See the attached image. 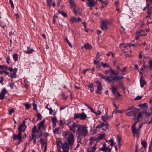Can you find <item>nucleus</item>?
<instances>
[{"label": "nucleus", "instance_id": "1", "mask_svg": "<svg viewBox=\"0 0 152 152\" xmlns=\"http://www.w3.org/2000/svg\"><path fill=\"white\" fill-rule=\"evenodd\" d=\"M65 124L68 126L69 129L73 133H75L77 131V134H81L83 137H85L87 135L88 130L85 125L76 124L72 121Z\"/></svg>", "mask_w": 152, "mask_h": 152}, {"label": "nucleus", "instance_id": "2", "mask_svg": "<svg viewBox=\"0 0 152 152\" xmlns=\"http://www.w3.org/2000/svg\"><path fill=\"white\" fill-rule=\"evenodd\" d=\"M103 79H105L109 83H113V80L115 81L122 80L124 77H101Z\"/></svg>", "mask_w": 152, "mask_h": 152}, {"label": "nucleus", "instance_id": "3", "mask_svg": "<svg viewBox=\"0 0 152 152\" xmlns=\"http://www.w3.org/2000/svg\"><path fill=\"white\" fill-rule=\"evenodd\" d=\"M32 132V134L35 135V136L38 138L40 137L42 135L41 129H38L37 130V126L36 125H34L33 128Z\"/></svg>", "mask_w": 152, "mask_h": 152}, {"label": "nucleus", "instance_id": "4", "mask_svg": "<svg viewBox=\"0 0 152 152\" xmlns=\"http://www.w3.org/2000/svg\"><path fill=\"white\" fill-rule=\"evenodd\" d=\"M3 67L5 69L8 70L10 72L11 75L10 76H16V73L18 71V69L16 68L13 69L10 67L8 66L7 65L5 66H1L0 68L2 69Z\"/></svg>", "mask_w": 152, "mask_h": 152}, {"label": "nucleus", "instance_id": "5", "mask_svg": "<svg viewBox=\"0 0 152 152\" xmlns=\"http://www.w3.org/2000/svg\"><path fill=\"white\" fill-rule=\"evenodd\" d=\"M110 22L109 20H102L101 23V27L102 30L106 31L109 28Z\"/></svg>", "mask_w": 152, "mask_h": 152}, {"label": "nucleus", "instance_id": "6", "mask_svg": "<svg viewBox=\"0 0 152 152\" xmlns=\"http://www.w3.org/2000/svg\"><path fill=\"white\" fill-rule=\"evenodd\" d=\"M87 117V115L84 112L80 113H75L74 115V119L80 118L81 120H85Z\"/></svg>", "mask_w": 152, "mask_h": 152}, {"label": "nucleus", "instance_id": "7", "mask_svg": "<svg viewBox=\"0 0 152 152\" xmlns=\"http://www.w3.org/2000/svg\"><path fill=\"white\" fill-rule=\"evenodd\" d=\"M140 109L138 108H135L132 111H130L126 113V115L129 117L131 116H134V118H136V115L137 112H139Z\"/></svg>", "mask_w": 152, "mask_h": 152}, {"label": "nucleus", "instance_id": "8", "mask_svg": "<svg viewBox=\"0 0 152 152\" xmlns=\"http://www.w3.org/2000/svg\"><path fill=\"white\" fill-rule=\"evenodd\" d=\"M70 134H69V137L67 139L68 142L67 143L69 145L71 146H72L73 145L75 140L73 133L71 132H70Z\"/></svg>", "mask_w": 152, "mask_h": 152}, {"label": "nucleus", "instance_id": "9", "mask_svg": "<svg viewBox=\"0 0 152 152\" xmlns=\"http://www.w3.org/2000/svg\"><path fill=\"white\" fill-rule=\"evenodd\" d=\"M148 60V63L149 66H146L145 64H144L142 66L141 68V70L142 71H144L147 69V68L150 67V69L152 70V59L151 58L149 57L147 58Z\"/></svg>", "mask_w": 152, "mask_h": 152}, {"label": "nucleus", "instance_id": "10", "mask_svg": "<svg viewBox=\"0 0 152 152\" xmlns=\"http://www.w3.org/2000/svg\"><path fill=\"white\" fill-rule=\"evenodd\" d=\"M61 148L63 149L62 152H69V145L67 142H65L64 143H62L61 144Z\"/></svg>", "mask_w": 152, "mask_h": 152}, {"label": "nucleus", "instance_id": "11", "mask_svg": "<svg viewBox=\"0 0 152 152\" xmlns=\"http://www.w3.org/2000/svg\"><path fill=\"white\" fill-rule=\"evenodd\" d=\"M45 121V119H44L38 124V129H39L42 128L44 131H45L46 130V126L44 125Z\"/></svg>", "mask_w": 152, "mask_h": 152}, {"label": "nucleus", "instance_id": "12", "mask_svg": "<svg viewBox=\"0 0 152 152\" xmlns=\"http://www.w3.org/2000/svg\"><path fill=\"white\" fill-rule=\"evenodd\" d=\"M8 93V91L6 88H3L0 93V99L3 100L5 98V94Z\"/></svg>", "mask_w": 152, "mask_h": 152}, {"label": "nucleus", "instance_id": "13", "mask_svg": "<svg viewBox=\"0 0 152 152\" xmlns=\"http://www.w3.org/2000/svg\"><path fill=\"white\" fill-rule=\"evenodd\" d=\"M96 83L98 85L97 87V91L96 93L101 94L102 93L101 91L102 90V87L101 86V83L98 81H96Z\"/></svg>", "mask_w": 152, "mask_h": 152}, {"label": "nucleus", "instance_id": "14", "mask_svg": "<svg viewBox=\"0 0 152 152\" xmlns=\"http://www.w3.org/2000/svg\"><path fill=\"white\" fill-rule=\"evenodd\" d=\"M26 127V126H24L21 124L19 125L18 128V132L21 133L22 132H24Z\"/></svg>", "mask_w": 152, "mask_h": 152}, {"label": "nucleus", "instance_id": "15", "mask_svg": "<svg viewBox=\"0 0 152 152\" xmlns=\"http://www.w3.org/2000/svg\"><path fill=\"white\" fill-rule=\"evenodd\" d=\"M48 139L41 138L40 140V142L42 145V147H43L44 145L46 146L48 145Z\"/></svg>", "mask_w": 152, "mask_h": 152}, {"label": "nucleus", "instance_id": "16", "mask_svg": "<svg viewBox=\"0 0 152 152\" xmlns=\"http://www.w3.org/2000/svg\"><path fill=\"white\" fill-rule=\"evenodd\" d=\"M32 137L31 138L30 137H29V142L28 143V145L29 146L30 145V142H31L32 140H33V143L34 144H35L36 143V139H38V137H37L36 136H35V135H32Z\"/></svg>", "mask_w": 152, "mask_h": 152}, {"label": "nucleus", "instance_id": "17", "mask_svg": "<svg viewBox=\"0 0 152 152\" xmlns=\"http://www.w3.org/2000/svg\"><path fill=\"white\" fill-rule=\"evenodd\" d=\"M12 137L14 140H16L22 139L21 133L19 132H18V134H14L12 135Z\"/></svg>", "mask_w": 152, "mask_h": 152}, {"label": "nucleus", "instance_id": "18", "mask_svg": "<svg viewBox=\"0 0 152 152\" xmlns=\"http://www.w3.org/2000/svg\"><path fill=\"white\" fill-rule=\"evenodd\" d=\"M143 77H141L140 79V87L142 88H143L145 85L147 84V83Z\"/></svg>", "mask_w": 152, "mask_h": 152}, {"label": "nucleus", "instance_id": "19", "mask_svg": "<svg viewBox=\"0 0 152 152\" xmlns=\"http://www.w3.org/2000/svg\"><path fill=\"white\" fill-rule=\"evenodd\" d=\"M87 1L86 3L88 4V7L95 6L96 3V1H94V0H87Z\"/></svg>", "mask_w": 152, "mask_h": 152}, {"label": "nucleus", "instance_id": "20", "mask_svg": "<svg viewBox=\"0 0 152 152\" xmlns=\"http://www.w3.org/2000/svg\"><path fill=\"white\" fill-rule=\"evenodd\" d=\"M147 8L148 9V11L147 12L148 14L149 15H150L152 12V7L149 3L147 4Z\"/></svg>", "mask_w": 152, "mask_h": 152}, {"label": "nucleus", "instance_id": "21", "mask_svg": "<svg viewBox=\"0 0 152 152\" xmlns=\"http://www.w3.org/2000/svg\"><path fill=\"white\" fill-rule=\"evenodd\" d=\"M88 89L90 90V91L91 92H93L94 90V83H89L88 84Z\"/></svg>", "mask_w": 152, "mask_h": 152}, {"label": "nucleus", "instance_id": "22", "mask_svg": "<svg viewBox=\"0 0 152 152\" xmlns=\"http://www.w3.org/2000/svg\"><path fill=\"white\" fill-rule=\"evenodd\" d=\"M110 73L112 75H116L118 74V70L115 71L112 69L111 67L110 69Z\"/></svg>", "mask_w": 152, "mask_h": 152}, {"label": "nucleus", "instance_id": "23", "mask_svg": "<svg viewBox=\"0 0 152 152\" xmlns=\"http://www.w3.org/2000/svg\"><path fill=\"white\" fill-rule=\"evenodd\" d=\"M133 133L135 134H136L139 135L140 134V130L136 128V127L132 128Z\"/></svg>", "mask_w": 152, "mask_h": 152}, {"label": "nucleus", "instance_id": "24", "mask_svg": "<svg viewBox=\"0 0 152 152\" xmlns=\"http://www.w3.org/2000/svg\"><path fill=\"white\" fill-rule=\"evenodd\" d=\"M1 70H0V75H3V74L4 73L5 74V75H9V72H7L6 71L7 69H3Z\"/></svg>", "mask_w": 152, "mask_h": 152}, {"label": "nucleus", "instance_id": "25", "mask_svg": "<svg viewBox=\"0 0 152 152\" xmlns=\"http://www.w3.org/2000/svg\"><path fill=\"white\" fill-rule=\"evenodd\" d=\"M74 1L75 0H69V1L70 6L71 8H75L76 7V5Z\"/></svg>", "mask_w": 152, "mask_h": 152}, {"label": "nucleus", "instance_id": "26", "mask_svg": "<svg viewBox=\"0 0 152 152\" xmlns=\"http://www.w3.org/2000/svg\"><path fill=\"white\" fill-rule=\"evenodd\" d=\"M138 106L141 108H145L146 109H147L148 107L147 104L146 103L144 104H139Z\"/></svg>", "mask_w": 152, "mask_h": 152}, {"label": "nucleus", "instance_id": "27", "mask_svg": "<svg viewBox=\"0 0 152 152\" xmlns=\"http://www.w3.org/2000/svg\"><path fill=\"white\" fill-rule=\"evenodd\" d=\"M84 48L87 50H91L92 49V47L90 44L86 43L85 45Z\"/></svg>", "mask_w": 152, "mask_h": 152}, {"label": "nucleus", "instance_id": "28", "mask_svg": "<svg viewBox=\"0 0 152 152\" xmlns=\"http://www.w3.org/2000/svg\"><path fill=\"white\" fill-rule=\"evenodd\" d=\"M109 118V116L106 115H103L101 117V118L102 119V120L106 122H107V121L108 120Z\"/></svg>", "mask_w": 152, "mask_h": 152}, {"label": "nucleus", "instance_id": "29", "mask_svg": "<svg viewBox=\"0 0 152 152\" xmlns=\"http://www.w3.org/2000/svg\"><path fill=\"white\" fill-rule=\"evenodd\" d=\"M58 12L59 14H61L65 18H66L68 16L67 14L65 12H64L62 11H61L60 10H58Z\"/></svg>", "mask_w": 152, "mask_h": 152}, {"label": "nucleus", "instance_id": "30", "mask_svg": "<svg viewBox=\"0 0 152 152\" xmlns=\"http://www.w3.org/2000/svg\"><path fill=\"white\" fill-rule=\"evenodd\" d=\"M105 136V133L102 134H99L97 140H102Z\"/></svg>", "mask_w": 152, "mask_h": 152}, {"label": "nucleus", "instance_id": "31", "mask_svg": "<svg viewBox=\"0 0 152 152\" xmlns=\"http://www.w3.org/2000/svg\"><path fill=\"white\" fill-rule=\"evenodd\" d=\"M34 50L33 49H30V48L28 47L27 50L25 51V52L28 54L32 53V52Z\"/></svg>", "mask_w": 152, "mask_h": 152}, {"label": "nucleus", "instance_id": "32", "mask_svg": "<svg viewBox=\"0 0 152 152\" xmlns=\"http://www.w3.org/2000/svg\"><path fill=\"white\" fill-rule=\"evenodd\" d=\"M101 64H102V65L103 66V68H110L111 67L108 64H106L103 63V62H102L101 63Z\"/></svg>", "mask_w": 152, "mask_h": 152}, {"label": "nucleus", "instance_id": "33", "mask_svg": "<svg viewBox=\"0 0 152 152\" xmlns=\"http://www.w3.org/2000/svg\"><path fill=\"white\" fill-rule=\"evenodd\" d=\"M112 91L113 94L115 95L117 93V91L118 90L117 88H115L113 86H112Z\"/></svg>", "mask_w": 152, "mask_h": 152}, {"label": "nucleus", "instance_id": "34", "mask_svg": "<svg viewBox=\"0 0 152 152\" xmlns=\"http://www.w3.org/2000/svg\"><path fill=\"white\" fill-rule=\"evenodd\" d=\"M69 132L68 131H63L62 132V135L63 136L64 138H66L67 135H69Z\"/></svg>", "mask_w": 152, "mask_h": 152}, {"label": "nucleus", "instance_id": "35", "mask_svg": "<svg viewBox=\"0 0 152 152\" xmlns=\"http://www.w3.org/2000/svg\"><path fill=\"white\" fill-rule=\"evenodd\" d=\"M117 141L118 142V144L119 146V148H120L121 146V138L120 136H119V135H118L117 137Z\"/></svg>", "mask_w": 152, "mask_h": 152}, {"label": "nucleus", "instance_id": "36", "mask_svg": "<svg viewBox=\"0 0 152 152\" xmlns=\"http://www.w3.org/2000/svg\"><path fill=\"white\" fill-rule=\"evenodd\" d=\"M49 104H48L46 106H45V108L47 109L48 110H49V114L50 115H51L52 114V112L53 111V110H52L51 108H49L48 107V106Z\"/></svg>", "mask_w": 152, "mask_h": 152}, {"label": "nucleus", "instance_id": "37", "mask_svg": "<svg viewBox=\"0 0 152 152\" xmlns=\"http://www.w3.org/2000/svg\"><path fill=\"white\" fill-rule=\"evenodd\" d=\"M13 58L15 61H17L18 59V56L17 53L14 54L13 56Z\"/></svg>", "mask_w": 152, "mask_h": 152}, {"label": "nucleus", "instance_id": "38", "mask_svg": "<svg viewBox=\"0 0 152 152\" xmlns=\"http://www.w3.org/2000/svg\"><path fill=\"white\" fill-rule=\"evenodd\" d=\"M36 116L37 118V121L38 120H41L42 119V116L40 113H37L36 114Z\"/></svg>", "mask_w": 152, "mask_h": 152}, {"label": "nucleus", "instance_id": "39", "mask_svg": "<svg viewBox=\"0 0 152 152\" xmlns=\"http://www.w3.org/2000/svg\"><path fill=\"white\" fill-rule=\"evenodd\" d=\"M70 20L71 23H73L76 22L77 19L76 18L73 17L70 19Z\"/></svg>", "mask_w": 152, "mask_h": 152}, {"label": "nucleus", "instance_id": "40", "mask_svg": "<svg viewBox=\"0 0 152 152\" xmlns=\"http://www.w3.org/2000/svg\"><path fill=\"white\" fill-rule=\"evenodd\" d=\"M141 144L144 148H146L147 147V143L145 141H142Z\"/></svg>", "mask_w": 152, "mask_h": 152}, {"label": "nucleus", "instance_id": "41", "mask_svg": "<svg viewBox=\"0 0 152 152\" xmlns=\"http://www.w3.org/2000/svg\"><path fill=\"white\" fill-rule=\"evenodd\" d=\"M52 1V0H47L46 1L47 5L49 7H51Z\"/></svg>", "mask_w": 152, "mask_h": 152}, {"label": "nucleus", "instance_id": "42", "mask_svg": "<svg viewBox=\"0 0 152 152\" xmlns=\"http://www.w3.org/2000/svg\"><path fill=\"white\" fill-rule=\"evenodd\" d=\"M33 106L34 109L37 112L38 111L37 110V106L36 104L34 102L33 103Z\"/></svg>", "mask_w": 152, "mask_h": 152}, {"label": "nucleus", "instance_id": "43", "mask_svg": "<svg viewBox=\"0 0 152 152\" xmlns=\"http://www.w3.org/2000/svg\"><path fill=\"white\" fill-rule=\"evenodd\" d=\"M24 105L25 106L26 108V109H28L31 107V104L26 103L24 104Z\"/></svg>", "mask_w": 152, "mask_h": 152}, {"label": "nucleus", "instance_id": "44", "mask_svg": "<svg viewBox=\"0 0 152 152\" xmlns=\"http://www.w3.org/2000/svg\"><path fill=\"white\" fill-rule=\"evenodd\" d=\"M10 86V87L11 89H13L15 87V83H9Z\"/></svg>", "mask_w": 152, "mask_h": 152}, {"label": "nucleus", "instance_id": "45", "mask_svg": "<svg viewBox=\"0 0 152 152\" xmlns=\"http://www.w3.org/2000/svg\"><path fill=\"white\" fill-rule=\"evenodd\" d=\"M109 142H110V145L112 146H113V145L115 144L114 143L113 139V138L112 139L108 141Z\"/></svg>", "mask_w": 152, "mask_h": 152}, {"label": "nucleus", "instance_id": "46", "mask_svg": "<svg viewBox=\"0 0 152 152\" xmlns=\"http://www.w3.org/2000/svg\"><path fill=\"white\" fill-rule=\"evenodd\" d=\"M59 129H60V127L56 128V129L53 131V132L54 133L59 134L58 132Z\"/></svg>", "mask_w": 152, "mask_h": 152}, {"label": "nucleus", "instance_id": "47", "mask_svg": "<svg viewBox=\"0 0 152 152\" xmlns=\"http://www.w3.org/2000/svg\"><path fill=\"white\" fill-rule=\"evenodd\" d=\"M127 47V45L125 43H122L120 45V47L121 48H126Z\"/></svg>", "mask_w": 152, "mask_h": 152}, {"label": "nucleus", "instance_id": "48", "mask_svg": "<svg viewBox=\"0 0 152 152\" xmlns=\"http://www.w3.org/2000/svg\"><path fill=\"white\" fill-rule=\"evenodd\" d=\"M90 140V141H91V142H94L95 141H96L97 140V138H95L94 139V138L93 137H91L90 138V139L89 140Z\"/></svg>", "mask_w": 152, "mask_h": 152}, {"label": "nucleus", "instance_id": "49", "mask_svg": "<svg viewBox=\"0 0 152 152\" xmlns=\"http://www.w3.org/2000/svg\"><path fill=\"white\" fill-rule=\"evenodd\" d=\"M52 121L53 123L55 124V123H57V118L56 116H54L52 118Z\"/></svg>", "mask_w": 152, "mask_h": 152}, {"label": "nucleus", "instance_id": "50", "mask_svg": "<svg viewBox=\"0 0 152 152\" xmlns=\"http://www.w3.org/2000/svg\"><path fill=\"white\" fill-rule=\"evenodd\" d=\"M62 143L61 140H59L58 141H56V144L58 147H61L60 145V144Z\"/></svg>", "mask_w": 152, "mask_h": 152}, {"label": "nucleus", "instance_id": "51", "mask_svg": "<svg viewBox=\"0 0 152 152\" xmlns=\"http://www.w3.org/2000/svg\"><path fill=\"white\" fill-rule=\"evenodd\" d=\"M142 113L143 114H145V116L147 117V116H150L151 115V114H152V112H151V113H148L146 112H144H144H142Z\"/></svg>", "mask_w": 152, "mask_h": 152}, {"label": "nucleus", "instance_id": "52", "mask_svg": "<svg viewBox=\"0 0 152 152\" xmlns=\"http://www.w3.org/2000/svg\"><path fill=\"white\" fill-rule=\"evenodd\" d=\"M73 13L76 15H81V13H80V12H79V11H77V10L75 9L74 10V11H73Z\"/></svg>", "mask_w": 152, "mask_h": 152}, {"label": "nucleus", "instance_id": "53", "mask_svg": "<svg viewBox=\"0 0 152 152\" xmlns=\"http://www.w3.org/2000/svg\"><path fill=\"white\" fill-rule=\"evenodd\" d=\"M14 112L15 110L13 108H11L9 111V115H11Z\"/></svg>", "mask_w": 152, "mask_h": 152}, {"label": "nucleus", "instance_id": "54", "mask_svg": "<svg viewBox=\"0 0 152 152\" xmlns=\"http://www.w3.org/2000/svg\"><path fill=\"white\" fill-rule=\"evenodd\" d=\"M135 106L134 105H133L131 106H129L128 107V108L127 109V111H129V110H132L133 109H134Z\"/></svg>", "mask_w": 152, "mask_h": 152}, {"label": "nucleus", "instance_id": "55", "mask_svg": "<svg viewBox=\"0 0 152 152\" xmlns=\"http://www.w3.org/2000/svg\"><path fill=\"white\" fill-rule=\"evenodd\" d=\"M77 134L78 135L77 138V140H82V139L83 138V137H82L83 135L81 134Z\"/></svg>", "mask_w": 152, "mask_h": 152}, {"label": "nucleus", "instance_id": "56", "mask_svg": "<svg viewBox=\"0 0 152 152\" xmlns=\"http://www.w3.org/2000/svg\"><path fill=\"white\" fill-rule=\"evenodd\" d=\"M119 86L120 87H121V88H122V89L124 91H125V90L126 88H125V87H124L123 83H121L119 84Z\"/></svg>", "mask_w": 152, "mask_h": 152}, {"label": "nucleus", "instance_id": "57", "mask_svg": "<svg viewBox=\"0 0 152 152\" xmlns=\"http://www.w3.org/2000/svg\"><path fill=\"white\" fill-rule=\"evenodd\" d=\"M6 61L7 63L8 64H9L10 63V58L9 56H8L6 58Z\"/></svg>", "mask_w": 152, "mask_h": 152}, {"label": "nucleus", "instance_id": "58", "mask_svg": "<svg viewBox=\"0 0 152 152\" xmlns=\"http://www.w3.org/2000/svg\"><path fill=\"white\" fill-rule=\"evenodd\" d=\"M9 2L11 4V7L13 9L14 8V5L12 1V0H9Z\"/></svg>", "mask_w": 152, "mask_h": 152}, {"label": "nucleus", "instance_id": "59", "mask_svg": "<svg viewBox=\"0 0 152 152\" xmlns=\"http://www.w3.org/2000/svg\"><path fill=\"white\" fill-rule=\"evenodd\" d=\"M96 145H94L92 148L93 149L92 150L90 151V152H94L95 151L96 149Z\"/></svg>", "mask_w": 152, "mask_h": 152}, {"label": "nucleus", "instance_id": "60", "mask_svg": "<svg viewBox=\"0 0 152 152\" xmlns=\"http://www.w3.org/2000/svg\"><path fill=\"white\" fill-rule=\"evenodd\" d=\"M99 149L101 151L107 152V148H100Z\"/></svg>", "mask_w": 152, "mask_h": 152}, {"label": "nucleus", "instance_id": "61", "mask_svg": "<svg viewBox=\"0 0 152 152\" xmlns=\"http://www.w3.org/2000/svg\"><path fill=\"white\" fill-rule=\"evenodd\" d=\"M137 122H138V121H135L133 125L132 126L131 128L136 127V125L137 124Z\"/></svg>", "mask_w": 152, "mask_h": 152}, {"label": "nucleus", "instance_id": "62", "mask_svg": "<svg viewBox=\"0 0 152 152\" xmlns=\"http://www.w3.org/2000/svg\"><path fill=\"white\" fill-rule=\"evenodd\" d=\"M142 114H143L142 113H141V112H139L138 113L137 117L138 118H141L142 116Z\"/></svg>", "mask_w": 152, "mask_h": 152}, {"label": "nucleus", "instance_id": "63", "mask_svg": "<svg viewBox=\"0 0 152 152\" xmlns=\"http://www.w3.org/2000/svg\"><path fill=\"white\" fill-rule=\"evenodd\" d=\"M142 98V96H137L134 99L135 100L141 99Z\"/></svg>", "mask_w": 152, "mask_h": 152}, {"label": "nucleus", "instance_id": "64", "mask_svg": "<svg viewBox=\"0 0 152 152\" xmlns=\"http://www.w3.org/2000/svg\"><path fill=\"white\" fill-rule=\"evenodd\" d=\"M115 96L116 98H118L119 96H121V95L120 94L119 92H118L116 93L115 95Z\"/></svg>", "mask_w": 152, "mask_h": 152}]
</instances>
